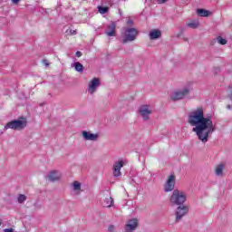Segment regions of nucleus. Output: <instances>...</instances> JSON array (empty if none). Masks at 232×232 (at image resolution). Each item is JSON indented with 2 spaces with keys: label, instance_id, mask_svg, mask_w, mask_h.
<instances>
[{
  "label": "nucleus",
  "instance_id": "1",
  "mask_svg": "<svg viewBox=\"0 0 232 232\" xmlns=\"http://www.w3.org/2000/svg\"><path fill=\"white\" fill-rule=\"evenodd\" d=\"M188 122L190 126H194L192 131L196 133L202 144H206L209 140L211 133L217 130L213 124V118L211 116L206 117L202 107H198L188 113Z\"/></svg>",
  "mask_w": 232,
  "mask_h": 232
},
{
  "label": "nucleus",
  "instance_id": "2",
  "mask_svg": "<svg viewBox=\"0 0 232 232\" xmlns=\"http://www.w3.org/2000/svg\"><path fill=\"white\" fill-rule=\"evenodd\" d=\"M186 200H188V193L181 189H174L169 198L171 206H184Z\"/></svg>",
  "mask_w": 232,
  "mask_h": 232
},
{
  "label": "nucleus",
  "instance_id": "3",
  "mask_svg": "<svg viewBox=\"0 0 232 232\" xmlns=\"http://www.w3.org/2000/svg\"><path fill=\"white\" fill-rule=\"evenodd\" d=\"M123 40L122 44H126V43H132L137 39L139 35V30L135 27H123V33L121 34Z\"/></svg>",
  "mask_w": 232,
  "mask_h": 232
},
{
  "label": "nucleus",
  "instance_id": "4",
  "mask_svg": "<svg viewBox=\"0 0 232 232\" xmlns=\"http://www.w3.org/2000/svg\"><path fill=\"white\" fill-rule=\"evenodd\" d=\"M28 124V121H26V118H19L18 120H14L12 121H9L5 126V130H16L18 131H21V130H24L26 128V125Z\"/></svg>",
  "mask_w": 232,
  "mask_h": 232
},
{
  "label": "nucleus",
  "instance_id": "5",
  "mask_svg": "<svg viewBox=\"0 0 232 232\" xmlns=\"http://www.w3.org/2000/svg\"><path fill=\"white\" fill-rule=\"evenodd\" d=\"M126 164H128V161H126L123 159H119L118 160L114 161V163L112 165L113 177H115V178L121 177V175H122V172H121V169H122V168H124V166H126Z\"/></svg>",
  "mask_w": 232,
  "mask_h": 232
},
{
  "label": "nucleus",
  "instance_id": "6",
  "mask_svg": "<svg viewBox=\"0 0 232 232\" xmlns=\"http://www.w3.org/2000/svg\"><path fill=\"white\" fill-rule=\"evenodd\" d=\"M179 207L176 209V219L175 222H180L188 213H189V207L186 205H178Z\"/></svg>",
  "mask_w": 232,
  "mask_h": 232
},
{
  "label": "nucleus",
  "instance_id": "7",
  "mask_svg": "<svg viewBox=\"0 0 232 232\" xmlns=\"http://www.w3.org/2000/svg\"><path fill=\"white\" fill-rule=\"evenodd\" d=\"M138 113L143 121H150V116L153 113V109L150 105H141L139 108Z\"/></svg>",
  "mask_w": 232,
  "mask_h": 232
},
{
  "label": "nucleus",
  "instance_id": "8",
  "mask_svg": "<svg viewBox=\"0 0 232 232\" xmlns=\"http://www.w3.org/2000/svg\"><path fill=\"white\" fill-rule=\"evenodd\" d=\"M189 95V87H185L182 90L176 91L170 96L171 101H180Z\"/></svg>",
  "mask_w": 232,
  "mask_h": 232
},
{
  "label": "nucleus",
  "instance_id": "9",
  "mask_svg": "<svg viewBox=\"0 0 232 232\" xmlns=\"http://www.w3.org/2000/svg\"><path fill=\"white\" fill-rule=\"evenodd\" d=\"M99 86H101V79L93 78L89 82V85L87 88L88 93H90V95H93V93H95V92H97V88H99Z\"/></svg>",
  "mask_w": 232,
  "mask_h": 232
},
{
  "label": "nucleus",
  "instance_id": "10",
  "mask_svg": "<svg viewBox=\"0 0 232 232\" xmlns=\"http://www.w3.org/2000/svg\"><path fill=\"white\" fill-rule=\"evenodd\" d=\"M175 175L171 174L169 176L165 185H164V191L166 193H169V191H174L173 189H175Z\"/></svg>",
  "mask_w": 232,
  "mask_h": 232
},
{
  "label": "nucleus",
  "instance_id": "11",
  "mask_svg": "<svg viewBox=\"0 0 232 232\" xmlns=\"http://www.w3.org/2000/svg\"><path fill=\"white\" fill-rule=\"evenodd\" d=\"M139 227V219L132 218L125 224L124 232H133Z\"/></svg>",
  "mask_w": 232,
  "mask_h": 232
},
{
  "label": "nucleus",
  "instance_id": "12",
  "mask_svg": "<svg viewBox=\"0 0 232 232\" xmlns=\"http://www.w3.org/2000/svg\"><path fill=\"white\" fill-rule=\"evenodd\" d=\"M82 137L84 140H91L92 142L99 140V133H92V131L88 130H82Z\"/></svg>",
  "mask_w": 232,
  "mask_h": 232
},
{
  "label": "nucleus",
  "instance_id": "13",
  "mask_svg": "<svg viewBox=\"0 0 232 232\" xmlns=\"http://www.w3.org/2000/svg\"><path fill=\"white\" fill-rule=\"evenodd\" d=\"M61 177H63V175L59 172V170H52L47 175V179L50 182H57V180H61Z\"/></svg>",
  "mask_w": 232,
  "mask_h": 232
},
{
  "label": "nucleus",
  "instance_id": "14",
  "mask_svg": "<svg viewBox=\"0 0 232 232\" xmlns=\"http://www.w3.org/2000/svg\"><path fill=\"white\" fill-rule=\"evenodd\" d=\"M115 28H117V24L114 22H111L109 25H107L105 34L108 35V37H115V35H117Z\"/></svg>",
  "mask_w": 232,
  "mask_h": 232
},
{
  "label": "nucleus",
  "instance_id": "15",
  "mask_svg": "<svg viewBox=\"0 0 232 232\" xmlns=\"http://www.w3.org/2000/svg\"><path fill=\"white\" fill-rule=\"evenodd\" d=\"M149 37L150 41H155L156 39H160L162 37V32L159 29H153L150 32Z\"/></svg>",
  "mask_w": 232,
  "mask_h": 232
},
{
  "label": "nucleus",
  "instance_id": "16",
  "mask_svg": "<svg viewBox=\"0 0 232 232\" xmlns=\"http://www.w3.org/2000/svg\"><path fill=\"white\" fill-rule=\"evenodd\" d=\"M102 204L103 208H111V206H113V198L110 196L105 198Z\"/></svg>",
  "mask_w": 232,
  "mask_h": 232
},
{
  "label": "nucleus",
  "instance_id": "17",
  "mask_svg": "<svg viewBox=\"0 0 232 232\" xmlns=\"http://www.w3.org/2000/svg\"><path fill=\"white\" fill-rule=\"evenodd\" d=\"M215 173L217 177H223L224 176V164H219L215 169Z\"/></svg>",
  "mask_w": 232,
  "mask_h": 232
},
{
  "label": "nucleus",
  "instance_id": "18",
  "mask_svg": "<svg viewBox=\"0 0 232 232\" xmlns=\"http://www.w3.org/2000/svg\"><path fill=\"white\" fill-rule=\"evenodd\" d=\"M73 66H74V70L79 73H82L84 72V66L82 65V63L76 62L74 63Z\"/></svg>",
  "mask_w": 232,
  "mask_h": 232
},
{
  "label": "nucleus",
  "instance_id": "19",
  "mask_svg": "<svg viewBox=\"0 0 232 232\" xmlns=\"http://www.w3.org/2000/svg\"><path fill=\"white\" fill-rule=\"evenodd\" d=\"M197 13L200 17H209V11L206 9H198Z\"/></svg>",
  "mask_w": 232,
  "mask_h": 232
},
{
  "label": "nucleus",
  "instance_id": "20",
  "mask_svg": "<svg viewBox=\"0 0 232 232\" xmlns=\"http://www.w3.org/2000/svg\"><path fill=\"white\" fill-rule=\"evenodd\" d=\"M109 10H110V7L108 6H102V5L98 6V12L99 14H102V15H104V14H108Z\"/></svg>",
  "mask_w": 232,
  "mask_h": 232
},
{
  "label": "nucleus",
  "instance_id": "21",
  "mask_svg": "<svg viewBox=\"0 0 232 232\" xmlns=\"http://www.w3.org/2000/svg\"><path fill=\"white\" fill-rule=\"evenodd\" d=\"M187 26H188V28L196 29L198 28V26H200V24L198 21H192L187 24Z\"/></svg>",
  "mask_w": 232,
  "mask_h": 232
},
{
  "label": "nucleus",
  "instance_id": "22",
  "mask_svg": "<svg viewBox=\"0 0 232 232\" xmlns=\"http://www.w3.org/2000/svg\"><path fill=\"white\" fill-rule=\"evenodd\" d=\"M73 191H81V183L79 181H74L72 183Z\"/></svg>",
  "mask_w": 232,
  "mask_h": 232
},
{
  "label": "nucleus",
  "instance_id": "23",
  "mask_svg": "<svg viewBox=\"0 0 232 232\" xmlns=\"http://www.w3.org/2000/svg\"><path fill=\"white\" fill-rule=\"evenodd\" d=\"M17 200H18V203H19V204H23V203H24L25 200H26V196L24 195V194H20V195L18 196V198H17Z\"/></svg>",
  "mask_w": 232,
  "mask_h": 232
},
{
  "label": "nucleus",
  "instance_id": "24",
  "mask_svg": "<svg viewBox=\"0 0 232 232\" xmlns=\"http://www.w3.org/2000/svg\"><path fill=\"white\" fill-rule=\"evenodd\" d=\"M218 43L219 44H222V45L227 44V39H224V38H222V37H220V36H218Z\"/></svg>",
  "mask_w": 232,
  "mask_h": 232
},
{
  "label": "nucleus",
  "instance_id": "25",
  "mask_svg": "<svg viewBox=\"0 0 232 232\" xmlns=\"http://www.w3.org/2000/svg\"><path fill=\"white\" fill-rule=\"evenodd\" d=\"M69 35H77V30L69 29L66 31Z\"/></svg>",
  "mask_w": 232,
  "mask_h": 232
},
{
  "label": "nucleus",
  "instance_id": "26",
  "mask_svg": "<svg viewBox=\"0 0 232 232\" xmlns=\"http://www.w3.org/2000/svg\"><path fill=\"white\" fill-rule=\"evenodd\" d=\"M127 27L130 28V26H133V20H131L130 18H129L127 20Z\"/></svg>",
  "mask_w": 232,
  "mask_h": 232
},
{
  "label": "nucleus",
  "instance_id": "27",
  "mask_svg": "<svg viewBox=\"0 0 232 232\" xmlns=\"http://www.w3.org/2000/svg\"><path fill=\"white\" fill-rule=\"evenodd\" d=\"M108 229H109L110 232H115V226L110 225Z\"/></svg>",
  "mask_w": 232,
  "mask_h": 232
},
{
  "label": "nucleus",
  "instance_id": "28",
  "mask_svg": "<svg viewBox=\"0 0 232 232\" xmlns=\"http://www.w3.org/2000/svg\"><path fill=\"white\" fill-rule=\"evenodd\" d=\"M168 0H158L159 5H164Z\"/></svg>",
  "mask_w": 232,
  "mask_h": 232
},
{
  "label": "nucleus",
  "instance_id": "29",
  "mask_svg": "<svg viewBox=\"0 0 232 232\" xmlns=\"http://www.w3.org/2000/svg\"><path fill=\"white\" fill-rule=\"evenodd\" d=\"M13 5H18L21 0H11Z\"/></svg>",
  "mask_w": 232,
  "mask_h": 232
},
{
  "label": "nucleus",
  "instance_id": "30",
  "mask_svg": "<svg viewBox=\"0 0 232 232\" xmlns=\"http://www.w3.org/2000/svg\"><path fill=\"white\" fill-rule=\"evenodd\" d=\"M82 55V53L81 51L76 52V57H81Z\"/></svg>",
  "mask_w": 232,
  "mask_h": 232
},
{
  "label": "nucleus",
  "instance_id": "31",
  "mask_svg": "<svg viewBox=\"0 0 232 232\" xmlns=\"http://www.w3.org/2000/svg\"><path fill=\"white\" fill-rule=\"evenodd\" d=\"M43 63L45 66H50V63H48V60H44Z\"/></svg>",
  "mask_w": 232,
  "mask_h": 232
},
{
  "label": "nucleus",
  "instance_id": "32",
  "mask_svg": "<svg viewBox=\"0 0 232 232\" xmlns=\"http://www.w3.org/2000/svg\"><path fill=\"white\" fill-rule=\"evenodd\" d=\"M227 110H231V105H227Z\"/></svg>",
  "mask_w": 232,
  "mask_h": 232
},
{
  "label": "nucleus",
  "instance_id": "33",
  "mask_svg": "<svg viewBox=\"0 0 232 232\" xmlns=\"http://www.w3.org/2000/svg\"><path fill=\"white\" fill-rule=\"evenodd\" d=\"M1 224H3V221L0 219V226H1Z\"/></svg>",
  "mask_w": 232,
  "mask_h": 232
}]
</instances>
